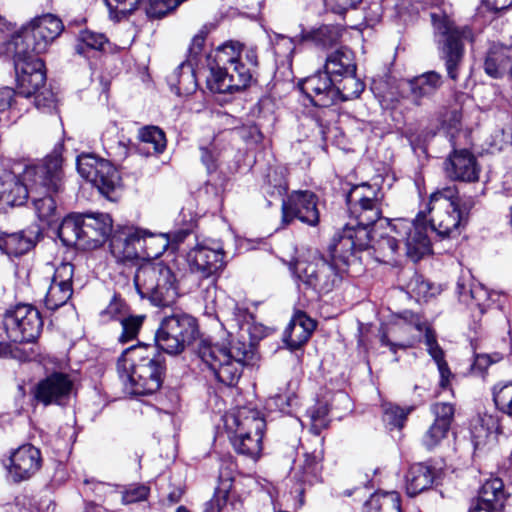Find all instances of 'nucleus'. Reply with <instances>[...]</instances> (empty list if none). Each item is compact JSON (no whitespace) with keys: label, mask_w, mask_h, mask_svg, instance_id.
Here are the masks:
<instances>
[{"label":"nucleus","mask_w":512,"mask_h":512,"mask_svg":"<svg viewBox=\"0 0 512 512\" xmlns=\"http://www.w3.org/2000/svg\"><path fill=\"white\" fill-rule=\"evenodd\" d=\"M117 371L125 389L130 394L142 396L160 389L164 366L155 347L139 344L121 354Z\"/></svg>","instance_id":"f257e3e1"},{"label":"nucleus","mask_w":512,"mask_h":512,"mask_svg":"<svg viewBox=\"0 0 512 512\" xmlns=\"http://www.w3.org/2000/svg\"><path fill=\"white\" fill-rule=\"evenodd\" d=\"M384 194L378 185L362 183L352 187L346 196L349 209V221L345 224V233L351 238L358 250L372 246L371 226L382 217Z\"/></svg>","instance_id":"f03ea898"},{"label":"nucleus","mask_w":512,"mask_h":512,"mask_svg":"<svg viewBox=\"0 0 512 512\" xmlns=\"http://www.w3.org/2000/svg\"><path fill=\"white\" fill-rule=\"evenodd\" d=\"M25 179L30 181L31 200L40 220L51 224L56 220L54 195L63 189L62 157L54 152L40 165L27 166Z\"/></svg>","instance_id":"7ed1b4c3"},{"label":"nucleus","mask_w":512,"mask_h":512,"mask_svg":"<svg viewBox=\"0 0 512 512\" xmlns=\"http://www.w3.org/2000/svg\"><path fill=\"white\" fill-rule=\"evenodd\" d=\"M250 352L245 342L235 338L227 344H212L207 340H201L197 346L201 360L214 373L215 378L227 386H233L238 382Z\"/></svg>","instance_id":"20e7f679"},{"label":"nucleus","mask_w":512,"mask_h":512,"mask_svg":"<svg viewBox=\"0 0 512 512\" xmlns=\"http://www.w3.org/2000/svg\"><path fill=\"white\" fill-rule=\"evenodd\" d=\"M134 284L140 296L156 306L173 304L179 294L174 273L162 262L142 264L135 273Z\"/></svg>","instance_id":"39448f33"},{"label":"nucleus","mask_w":512,"mask_h":512,"mask_svg":"<svg viewBox=\"0 0 512 512\" xmlns=\"http://www.w3.org/2000/svg\"><path fill=\"white\" fill-rule=\"evenodd\" d=\"M456 186L437 190L430 196L428 212L431 228L441 238H454L460 234L463 224V210Z\"/></svg>","instance_id":"423d86ee"},{"label":"nucleus","mask_w":512,"mask_h":512,"mask_svg":"<svg viewBox=\"0 0 512 512\" xmlns=\"http://www.w3.org/2000/svg\"><path fill=\"white\" fill-rule=\"evenodd\" d=\"M431 17L447 74L456 81L464 57L463 40L470 39L472 32L468 27H457L447 16L432 14Z\"/></svg>","instance_id":"0eeeda50"},{"label":"nucleus","mask_w":512,"mask_h":512,"mask_svg":"<svg viewBox=\"0 0 512 512\" xmlns=\"http://www.w3.org/2000/svg\"><path fill=\"white\" fill-rule=\"evenodd\" d=\"M290 268L306 286L319 294L329 293L342 279V267L316 253L291 263Z\"/></svg>","instance_id":"6e6552de"},{"label":"nucleus","mask_w":512,"mask_h":512,"mask_svg":"<svg viewBox=\"0 0 512 512\" xmlns=\"http://www.w3.org/2000/svg\"><path fill=\"white\" fill-rule=\"evenodd\" d=\"M64 29L62 21L52 14L34 18L22 27L13 38L14 49L29 51L39 55L47 51L51 43L60 36Z\"/></svg>","instance_id":"1a4fd4ad"},{"label":"nucleus","mask_w":512,"mask_h":512,"mask_svg":"<svg viewBox=\"0 0 512 512\" xmlns=\"http://www.w3.org/2000/svg\"><path fill=\"white\" fill-rule=\"evenodd\" d=\"M197 333V323L193 317L186 314H173L162 320L155 340L160 349L176 355L195 340Z\"/></svg>","instance_id":"9d476101"},{"label":"nucleus","mask_w":512,"mask_h":512,"mask_svg":"<svg viewBox=\"0 0 512 512\" xmlns=\"http://www.w3.org/2000/svg\"><path fill=\"white\" fill-rule=\"evenodd\" d=\"M425 221V216L419 213L414 221L396 219L391 227V231L404 243L406 255L414 262L431 251V242L427 235L428 227Z\"/></svg>","instance_id":"9b49d317"},{"label":"nucleus","mask_w":512,"mask_h":512,"mask_svg":"<svg viewBox=\"0 0 512 512\" xmlns=\"http://www.w3.org/2000/svg\"><path fill=\"white\" fill-rule=\"evenodd\" d=\"M4 328L13 342H32L42 331L40 312L30 305H18L4 317Z\"/></svg>","instance_id":"f8f14e48"},{"label":"nucleus","mask_w":512,"mask_h":512,"mask_svg":"<svg viewBox=\"0 0 512 512\" xmlns=\"http://www.w3.org/2000/svg\"><path fill=\"white\" fill-rule=\"evenodd\" d=\"M427 322L418 314L405 311L399 320L383 332L380 341L391 352L412 347L426 329Z\"/></svg>","instance_id":"ddd939ff"},{"label":"nucleus","mask_w":512,"mask_h":512,"mask_svg":"<svg viewBox=\"0 0 512 512\" xmlns=\"http://www.w3.org/2000/svg\"><path fill=\"white\" fill-rule=\"evenodd\" d=\"M79 174L91 182L103 195L108 196L120 183L115 166L108 160L92 154H83L77 158Z\"/></svg>","instance_id":"4468645a"},{"label":"nucleus","mask_w":512,"mask_h":512,"mask_svg":"<svg viewBox=\"0 0 512 512\" xmlns=\"http://www.w3.org/2000/svg\"><path fill=\"white\" fill-rule=\"evenodd\" d=\"M14 66L19 94L30 97L42 88L46 81L44 62L29 51L15 49Z\"/></svg>","instance_id":"2eb2a0df"},{"label":"nucleus","mask_w":512,"mask_h":512,"mask_svg":"<svg viewBox=\"0 0 512 512\" xmlns=\"http://www.w3.org/2000/svg\"><path fill=\"white\" fill-rule=\"evenodd\" d=\"M45 272L52 275L49 277L50 284L45 294L44 304L47 309L54 311L65 305L72 296L74 266L69 262H62L55 268L47 264Z\"/></svg>","instance_id":"dca6fc26"},{"label":"nucleus","mask_w":512,"mask_h":512,"mask_svg":"<svg viewBox=\"0 0 512 512\" xmlns=\"http://www.w3.org/2000/svg\"><path fill=\"white\" fill-rule=\"evenodd\" d=\"M317 202V196L311 191H293L282 202L283 223L288 225L299 219L310 226L317 225L320 218Z\"/></svg>","instance_id":"f3484780"},{"label":"nucleus","mask_w":512,"mask_h":512,"mask_svg":"<svg viewBox=\"0 0 512 512\" xmlns=\"http://www.w3.org/2000/svg\"><path fill=\"white\" fill-rule=\"evenodd\" d=\"M210 74L207 77V87L213 93L233 94L245 89L251 82L249 68L235 66V72L228 67L209 65Z\"/></svg>","instance_id":"a211bd4d"},{"label":"nucleus","mask_w":512,"mask_h":512,"mask_svg":"<svg viewBox=\"0 0 512 512\" xmlns=\"http://www.w3.org/2000/svg\"><path fill=\"white\" fill-rule=\"evenodd\" d=\"M41 463L42 457L38 448L31 444L22 445L9 457V476L14 482L28 480L40 469Z\"/></svg>","instance_id":"6ab92c4d"},{"label":"nucleus","mask_w":512,"mask_h":512,"mask_svg":"<svg viewBox=\"0 0 512 512\" xmlns=\"http://www.w3.org/2000/svg\"><path fill=\"white\" fill-rule=\"evenodd\" d=\"M334 82L335 80L325 71L318 72L304 79L300 83V89L315 106L327 107L337 101Z\"/></svg>","instance_id":"aec40b11"},{"label":"nucleus","mask_w":512,"mask_h":512,"mask_svg":"<svg viewBox=\"0 0 512 512\" xmlns=\"http://www.w3.org/2000/svg\"><path fill=\"white\" fill-rule=\"evenodd\" d=\"M30 196V181L25 179V169L19 174L7 168L0 169V199L4 203L21 206Z\"/></svg>","instance_id":"412c9836"},{"label":"nucleus","mask_w":512,"mask_h":512,"mask_svg":"<svg viewBox=\"0 0 512 512\" xmlns=\"http://www.w3.org/2000/svg\"><path fill=\"white\" fill-rule=\"evenodd\" d=\"M265 426L264 418L256 409L241 407L225 416V427L229 435H264Z\"/></svg>","instance_id":"4be33fe9"},{"label":"nucleus","mask_w":512,"mask_h":512,"mask_svg":"<svg viewBox=\"0 0 512 512\" xmlns=\"http://www.w3.org/2000/svg\"><path fill=\"white\" fill-rule=\"evenodd\" d=\"M224 253L221 247L210 248L197 245L188 254V262L193 273L209 278L224 266Z\"/></svg>","instance_id":"5701e85b"},{"label":"nucleus","mask_w":512,"mask_h":512,"mask_svg":"<svg viewBox=\"0 0 512 512\" xmlns=\"http://www.w3.org/2000/svg\"><path fill=\"white\" fill-rule=\"evenodd\" d=\"M73 388V381L67 374L53 373L38 383L35 397L45 405L60 404L66 399Z\"/></svg>","instance_id":"b1692460"},{"label":"nucleus","mask_w":512,"mask_h":512,"mask_svg":"<svg viewBox=\"0 0 512 512\" xmlns=\"http://www.w3.org/2000/svg\"><path fill=\"white\" fill-rule=\"evenodd\" d=\"M445 173L452 180L473 182L479 178V167L468 150H454L445 161Z\"/></svg>","instance_id":"393cba45"},{"label":"nucleus","mask_w":512,"mask_h":512,"mask_svg":"<svg viewBox=\"0 0 512 512\" xmlns=\"http://www.w3.org/2000/svg\"><path fill=\"white\" fill-rule=\"evenodd\" d=\"M459 300L469 306H475L482 315L492 303V294L470 275H462L456 285Z\"/></svg>","instance_id":"a878e982"},{"label":"nucleus","mask_w":512,"mask_h":512,"mask_svg":"<svg viewBox=\"0 0 512 512\" xmlns=\"http://www.w3.org/2000/svg\"><path fill=\"white\" fill-rule=\"evenodd\" d=\"M139 229L124 228L116 231L110 239V252L118 262H126L139 258Z\"/></svg>","instance_id":"bb28decb"},{"label":"nucleus","mask_w":512,"mask_h":512,"mask_svg":"<svg viewBox=\"0 0 512 512\" xmlns=\"http://www.w3.org/2000/svg\"><path fill=\"white\" fill-rule=\"evenodd\" d=\"M85 248L100 246L112 232V219L108 214L82 215Z\"/></svg>","instance_id":"cd10ccee"},{"label":"nucleus","mask_w":512,"mask_h":512,"mask_svg":"<svg viewBox=\"0 0 512 512\" xmlns=\"http://www.w3.org/2000/svg\"><path fill=\"white\" fill-rule=\"evenodd\" d=\"M505 500L506 494L502 480L490 479L482 485L477 503L470 512H503Z\"/></svg>","instance_id":"c85d7f7f"},{"label":"nucleus","mask_w":512,"mask_h":512,"mask_svg":"<svg viewBox=\"0 0 512 512\" xmlns=\"http://www.w3.org/2000/svg\"><path fill=\"white\" fill-rule=\"evenodd\" d=\"M441 85L442 76L435 71H429L404 81L402 89L412 102L419 105L423 98L434 95Z\"/></svg>","instance_id":"c756f323"},{"label":"nucleus","mask_w":512,"mask_h":512,"mask_svg":"<svg viewBox=\"0 0 512 512\" xmlns=\"http://www.w3.org/2000/svg\"><path fill=\"white\" fill-rule=\"evenodd\" d=\"M315 322L303 312H297L286 327L283 339L291 349H298L310 338Z\"/></svg>","instance_id":"7c9ffc66"},{"label":"nucleus","mask_w":512,"mask_h":512,"mask_svg":"<svg viewBox=\"0 0 512 512\" xmlns=\"http://www.w3.org/2000/svg\"><path fill=\"white\" fill-rule=\"evenodd\" d=\"M511 62L512 45L492 44L484 62V70L492 78H501Z\"/></svg>","instance_id":"2f4dec72"},{"label":"nucleus","mask_w":512,"mask_h":512,"mask_svg":"<svg viewBox=\"0 0 512 512\" xmlns=\"http://www.w3.org/2000/svg\"><path fill=\"white\" fill-rule=\"evenodd\" d=\"M35 245V233L22 230L19 232H0V249L9 256H20Z\"/></svg>","instance_id":"473e14b6"},{"label":"nucleus","mask_w":512,"mask_h":512,"mask_svg":"<svg viewBox=\"0 0 512 512\" xmlns=\"http://www.w3.org/2000/svg\"><path fill=\"white\" fill-rule=\"evenodd\" d=\"M324 69L334 80L356 72L353 52L347 47L336 49L327 56Z\"/></svg>","instance_id":"72a5a7b5"},{"label":"nucleus","mask_w":512,"mask_h":512,"mask_svg":"<svg viewBox=\"0 0 512 512\" xmlns=\"http://www.w3.org/2000/svg\"><path fill=\"white\" fill-rule=\"evenodd\" d=\"M435 478V470L423 463L412 465L406 474V492L413 497L429 489Z\"/></svg>","instance_id":"f704fd0d"},{"label":"nucleus","mask_w":512,"mask_h":512,"mask_svg":"<svg viewBox=\"0 0 512 512\" xmlns=\"http://www.w3.org/2000/svg\"><path fill=\"white\" fill-rule=\"evenodd\" d=\"M351 237V234L345 233L343 227L340 232L335 234L329 245L330 260L342 268L348 264L354 251L358 250Z\"/></svg>","instance_id":"c9c22d12"},{"label":"nucleus","mask_w":512,"mask_h":512,"mask_svg":"<svg viewBox=\"0 0 512 512\" xmlns=\"http://www.w3.org/2000/svg\"><path fill=\"white\" fill-rule=\"evenodd\" d=\"M169 246V239L164 234H152L139 229V258H157Z\"/></svg>","instance_id":"e433bc0d"},{"label":"nucleus","mask_w":512,"mask_h":512,"mask_svg":"<svg viewBox=\"0 0 512 512\" xmlns=\"http://www.w3.org/2000/svg\"><path fill=\"white\" fill-rule=\"evenodd\" d=\"M82 215H70L63 219L59 228L58 236L66 246L84 245V234L82 229Z\"/></svg>","instance_id":"4c0bfd02"},{"label":"nucleus","mask_w":512,"mask_h":512,"mask_svg":"<svg viewBox=\"0 0 512 512\" xmlns=\"http://www.w3.org/2000/svg\"><path fill=\"white\" fill-rule=\"evenodd\" d=\"M242 49L243 44L237 41H228L219 46L214 55V61L211 64L228 67L235 72V66L241 65L245 67L242 62Z\"/></svg>","instance_id":"58836bf2"},{"label":"nucleus","mask_w":512,"mask_h":512,"mask_svg":"<svg viewBox=\"0 0 512 512\" xmlns=\"http://www.w3.org/2000/svg\"><path fill=\"white\" fill-rule=\"evenodd\" d=\"M383 221L389 226V232L385 235H381L371 247L374 249L377 254L376 258L380 262L388 263L393 260L398 250V243L401 242V239L391 231L393 223L388 219H384Z\"/></svg>","instance_id":"ea45409f"},{"label":"nucleus","mask_w":512,"mask_h":512,"mask_svg":"<svg viewBox=\"0 0 512 512\" xmlns=\"http://www.w3.org/2000/svg\"><path fill=\"white\" fill-rule=\"evenodd\" d=\"M366 512H401L400 496L397 492L375 493L365 503Z\"/></svg>","instance_id":"a19ab883"},{"label":"nucleus","mask_w":512,"mask_h":512,"mask_svg":"<svg viewBox=\"0 0 512 512\" xmlns=\"http://www.w3.org/2000/svg\"><path fill=\"white\" fill-rule=\"evenodd\" d=\"M229 439L237 453L253 459L260 455L263 435L232 434Z\"/></svg>","instance_id":"79ce46f5"},{"label":"nucleus","mask_w":512,"mask_h":512,"mask_svg":"<svg viewBox=\"0 0 512 512\" xmlns=\"http://www.w3.org/2000/svg\"><path fill=\"white\" fill-rule=\"evenodd\" d=\"M337 100L348 101L358 98L364 90V83L354 73H347L334 82Z\"/></svg>","instance_id":"37998d69"},{"label":"nucleus","mask_w":512,"mask_h":512,"mask_svg":"<svg viewBox=\"0 0 512 512\" xmlns=\"http://www.w3.org/2000/svg\"><path fill=\"white\" fill-rule=\"evenodd\" d=\"M499 432L498 418L487 413L479 415L472 428V434L477 444L485 443L488 438L497 435Z\"/></svg>","instance_id":"c03bdc74"},{"label":"nucleus","mask_w":512,"mask_h":512,"mask_svg":"<svg viewBox=\"0 0 512 512\" xmlns=\"http://www.w3.org/2000/svg\"><path fill=\"white\" fill-rule=\"evenodd\" d=\"M106 44L107 38L104 34L84 30L78 35L75 51L79 55H85L88 50H102Z\"/></svg>","instance_id":"a18cd8bd"},{"label":"nucleus","mask_w":512,"mask_h":512,"mask_svg":"<svg viewBox=\"0 0 512 512\" xmlns=\"http://www.w3.org/2000/svg\"><path fill=\"white\" fill-rule=\"evenodd\" d=\"M177 77V93L190 94L196 90L197 83L190 64L182 63L174 72Z\"/></svg>","instance_id":"49530a36"},{"label":"nucleus","mask_w":512,"mask_h":512,"mask_svg":"<svg viewBox=\"0 0 512 512\" xmlns=\"http://www.w3.org/2000/svg\"><path fill=\"white\" fill-rule=\"evenodd\" d=\"M493 401L498 410L512 416V382L496 384L493 387Z\"/></svg>","instance_id":"de8ad7c7"},{"label":"nucleus","mask_w":512,"mask_h":512,"mask_svg":"<svg viewBox=\"0 0 512 512\" xmlns=\"http://www.w3.org/2000/svg\"><path fill=\"white\" fill-rule=\"evenodd\" d=\"M328 407L324 403H317L307 410V417L310 421V430L315 435L328 426Z\"/></svg>","instance_id":"09e8293b"},{"label":"nucleus","mask_w":512,"mask_h":512,"mask_svg":"<svg viewBox=\"0 0 512 512\" xmlns=\"http://www.w3.org/2000/svg\"><path fill=\"white\" fill-rule=\"evenodd\" d=\"M139 139L146 144L152 145L156 153H161L166 147L164 132L157 126H146L139 130Z\"/></svg>","instance_id":"8fccbe9b"},{"label":"nucleus","mask_w":512,"mask_h":512,"mask_svg":"<svg viewBox=\"0 0 512 512\" xmlns=\"http://www.w3.org/2000/svg\"><path fill=\"white\" fill-rule=\"evenodd\" d=\"M144 319V315L127 314L125 317H122L121 321L119 322L122 326V333L119 336V341L126 343L135 339L143 325Z\"/></svg>","instance_id":"3c124183"},{"label":"nucleus","mask_w":512,"mask_h":512,"mask_svg":"<svg viewBox=\"0 0 512 512\" xmlns=\"http://www.w3.org/2000/svg\"><path fill=\"white\" fill-rule=\"evenodd\" d=\"M312 38L316 44L328 48L338 43L341 30L335 26H322L313 32Z\"/></svg>","instance_id":"603ef678"},{"label":"nucleus","mask_w":512,"mask_h":512,"mask_svg":"<svg viewBox=\"0 0 512 512\" xmlns=\"http://www.w3.org/2000/svg\"><path fill=\"white\" fill-rule=\"evenodd\" d=\"M141 0H105L111 18L120 20L135 11Z\"/></svg>","instance_id":"864d4df0"},{"label":"nucleus","mask_w":512,"mask_h":512,"mask_svg":"<svg viewBox=\"0 0 512 512\" xmlns=\"http://www.w3.org/2000/svg\"><path fill=\"white\" fill-rule=\"evenodd\" d=\"M449 428L445 424L434 422L426 431L422 438V442L427 449L436 447L447 435Z\"/></svg>","instance_id":"5fc2aeb1"},{"label":"nucleus","mask_w":512,"mask_h":512,"mask_svg":"<svg viewBox=\"0 0 512 512\" xmlns=\"http://www.w3.org/2000/svg\"><path fill=\"white\" fill-rule=\"evenodd\" d=\"M181 4V0H149L146 12L150 17L160 18Z\"/></svg>","instance_id":"6e6d98bb"},{"label":"nucleus","mask_w":512,"mask_h":512,"mask_svg":"<svg viewBox=\"0 0 512 512\" xmlns=\"http://www.w3.org/2000/svg\"><path fill=\"white\" fill-rule=\"evenodd\" d=\"M150 493V488L144 484H135L127 487L122 493V502L132 504L145 501Z\"/></svg>","instance_id":"4d7b16f0"},{"label":"nucleus","mask_w":512,"mask_h":512,"mask_svg":"<svg viewBox=\"0 0 512 512\" xmlns=\"http://www.w3.org/2000/svg\"><path fill=\"white\" fill-rule=\"evenodd\" d=\"M424 332L425 344L427 346V351L429 355L433 358L436 364L445 361L444 352L442 348L438 345L435 334L428 325L426 326V329H424Z\"/></svg>","instance_id":"13d9d810"},{"label":"nucleus","mask_w":512,"mask_h":512,"mask_svg":"<svg viewBox=\"0 0 512 512\" xmlns=\"http://www.w3.org/2000/svg\"><path fill=\"white\" fill-rule=\"evenodd\" d=\"M412 411V408H401L398 406H389L385 409V420L392 426L401 428L407 415Z\"/></svg>","instance_id":"bf43d9fd"},{"label":"nucleus","mask_w":512,"mask_h":512,"mask_svg":"<svg viewBox=\"0 0 512 512\" xmlns=\"http://www.w3.org/2000/svg\"><path fill=\"white\" fill-rule=\"evenodd\" d=\"M128 314L125 303L117 298H114L106 309L102 312L103 319L121 321L122 317Z\"/></svg>","instance_id":"052dcab7"},{"label":"nucleus","mask_w":512,"mask_h":512,"mask_svg":"<svg viewBox=\"0 0 512 512\" xmlns=\"http://www.w3.org/2000/svg\"><path fill=\"white\" fill-rule=\"evenodd\" d=\"M433 412L436 416L434 422L438 424H445L450 428L451 421L454 415V407L449 403H436L433 406Z\"/></svg>","instance_id":"680f3d73"},{"label":"nucleus","mask_w":512,"mask_h":512,"mask_svg":"<svg viewBox=\"0 0 512 512\" xmlns=\"http://www.w3.org/2000/svg\"><path fill=\"white\" fill-rule=\"evenodd\" d=\"M228 501V491L219 489L214 496L205 504L203 512H223Z\"/></svg>","instance_id":"e2e57ef3"},{"label":"nucleus","mask_w":512,"mask_h":512,"mask_svg":"<svg viewBox=\"0 0 512 512\" xmlns=\"http://www.w3.org/2000/svg\"><path fill=\"white\" fill-rule=\"evenodd\" d=\"M501 357L498 354L490 356L487 354H478L475 356L472 364V373L483 375L489 366L500 361Z\"/></svg>","instance_id":"0e129e2a"},{"label":"nucleus","mask_w":512,"mask_h":512,"mask_svg":"<svg viewBox=\"0 0 512 512\" xmlns=\"http://www.w3.org/2000/svg\"><path fill=\"white\" fill-rule=\"evenodd\" d=\"M17 93L13 88L1 87L0 88V112H5L13 109L17 105Z\"/></svg>","instance_id":"69168bd1"},{"label":"nucleus","mask_w":512,"mask_h":512,"mask_svg":"<svg viewBox=\"0 0 512 512\" xmlns=\"http://www.w3.org/2000/svg\"><path fill=\"white\" fill-rule=\"evenodd\" d=\"M242 62L245 64V68L250 69V73L252 74L253 69L258 67V53L256 48L243 45Z\"/></svg>","instance_id":"338daca9"},{"label":"nucleus","mask_w":512,"mask_h":512,"mask_svg":"<svg viewBox=\"0 0 512 512\" xmlns=\"http://www.w3.org/2000/svg\"><path fill=\"white\" fill-rule=\"evenodd\" d=\"M408 288L417 297H426L429 291V283L422 280L421 277L415 276L408 284Z\"/></svg>","instance_id":"774afa93"}]
</instances>
